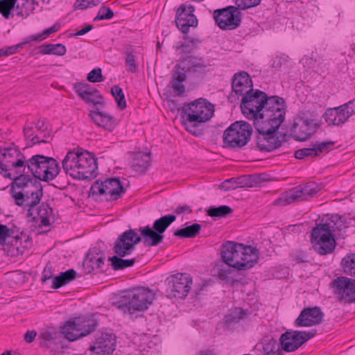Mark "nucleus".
Here are the masks:
<instances>
[{
    "mask_svg": "<svg viewBox=\"0 0 355 355\" xmlns=\"http://www.w3.org/2000/svg\"><path fill=\"white\" fill-rule=\"evenodd\" d=\"M176 216L168 214L155 220L152 227L147 225L140 227L141 235L136 230L130 229L119 236L113 246L114 252L119 257H124L130 254L135 245L143 241L146 246H157L163 241L164 232L175 220Z\"/></svg>",
    "mask_w": 355,
    "mask_h": 355,
    "instance_id": "nucleus-1",
    "label": "nucleus"
},
{
    "mask_svg": "<svg viewBox=\"0 0 355 355\" xmlns=\"http://www.w3.org/2000/svg\"><path fill=\"white\" fill-rule=\"evenodd\" d=\"M286 103L278 96H268L264 92L250 89L241 100L243 114L254 122L262 121L286 114Z\"/></svg>",
    "mask_w": 355,
    "mask_h": 355,
    "instance_id": "nucleus-2",
    "label": "nucleus"
},
{
    "mask_svg": "<svg viewBox=\"0 0 355 355\" xmlns=\"http://www.w3.org/2000/svg\"><path fill=\"white\" fill-rule=\"evenodd\" d=\"M10 189L15 204L27 210V216L33 215L34 208L43 197V187L38 180L25 173L13 176Z\"/></svg>",
    "mask_w": 355,
    "mask_h": 355,
    "instance_id": "nucleus-3",
    "label": "nucleus"
},
{
    "mask_svg": "<svg viewBox=\"0 0 355 355\" xmlns=\"http://www.w3.org/2000/svg\"><path fill=\"white\" fill-rule=\"evenodd\" d=\"M259 250L251 245L226 241L221 245V258L227 266L238 270L252 268L259 259Z\"/></svg>",
    "mask_w": 355,
    "mask_h": 355,
    "instance_id": "nucleus-4",
    "label": "nucleus"
},
{
    "mask_svg": "<svg viewBox=\"0 0 355 355\" xmlns=\"http://www.w3.org/2000/svg\"><path fill=\"white\" fill-rule=\"evenodd\" d=\"M62 168L74 179L92 180L96 176V159L87 150L78 149L67 153L62 160Z\"/></svg>",
    "mask_w": 355,
    "mask_h": 355,
    "instance_id": "nucleus-5",
    "label": "nucleus"
},
{
    "mask_svg": "<svg viewBox=\"0 0 355 355\" xmlns=\"http://www.w3.org/2000/svg\"><path fill=\"white\" fill-rule=\"evenodd\" d=\"M284 119L285 115L280 114L277 117L253 123L257 132L256 141L259 150L270 152L279 148L283 142L286 141V135H282L280 137L274 135Z\"/></svg>",
    "mask_w": 355,
    "mask_h": 355,
    "instance_id": "nucleus-6",
    "label": "nucleus"
},
{
    "mask_svg": "<svg viewBox=\"0 0 355 355\" xmlns=\"http://www.w3.org/2000/svg\"><path fill=\"white\" fill-rule=\"evenodd\" d=\"M183 118L189 132L194 135L198 133L195 130L197 125L211 119L214 115V105L207 99L200 98L182 107Z\"/></svg>",
    "mask_w": 355,
    "mask_h": 355,
    "instance_id": "nucleus-7",
    "label": "nucleus"
},
{
    "mask_svg": "<svg viewBox=\"0 0 355 355\" xmlns=\"http://www.w3.org/2000/svg\"><path fill=\"white\" fill-rule=\"evenodd\" d=\"M155 300V293L148 288L138 287L123 295V300L114 306L124 313L132 315L135 311H144L148 309Z\"/></svg>",
    "mask_w": 355,
    "mask_h": 355,
    "instance_id": "nucleus-8",
    "label": "nucleus"
},
{
    "mask_svg": "<svg viewBox=\"0 0 355 355\" xmlns=\"http://www.w3.org/2000/svg\"><path fill=\"white\" fill-rule=\"evenodd\" d=\"M25 166L24 173H30L31 176L44 182L53 180L60 171L59 164L54 158L42 155H35L28 159L26 158Z\"/></svg>",
    "mask_w": 355,
    "mask_h": 355,
    "instance_id": "nucleus-9",
    "label": "nucleus"
},
{
    "mask_svg": "<svg viewBox=\"0 0 355 355\" xmlns=\"http://www.w3.org/2000/svg\"><path fill=\"white\" fill-rule=\"evenodd\" d=\"M334 226L331 223L316 224L313 228L310 239L313 250L320 255L332 253L336 246L334 239Z\"/></svg>",
    "mask_w": 355,
    "mask_h": 355,
    "instance_id": "nucleus-10",
    "label": "nucleus"
},
{
    "mask_svg": "<svg viewBox=\"0 0 355 355\" xmlns=\"http://www.w3.org/2000/svg\"><path fill=\"white\" fill-rule=\"evenodd\" d=\"M98 325V322L94 318L77 317L67 321L60 331L66 339L75 341L94 331Z\"/></svg>",
    "mask_w": 355,
    "mask_h": 355,
    "instance_id": "nucleus-11",
    "label": "nucleus"
},
{
    "mask_svg": "<svg viewBox=\"0 0 355 355\" xmlns=\"http://www.w3.org/2000/svg\"><path fill=\"white\" fill-rule=\"evenodd\" d=\"M252 128L245 121H236L232 123L223 135L225 146L232 148H241L245 146L250 139Z\"/></svg>",
    "mask_w": 355,
    "mask_h": 355,
    "instance_id": "nucleus-12",
    "label": "nucleus"
},
{
    "mask_svg": "<svg viewBox=\"0 0 355 355\" xmlns=\"http://www.w3.org/2000/svg\"><path fill=\"white\" fill-rule=\"evenodd\" d=\"M0 158V173L5 178L12 179L13 177L8 171L14 170L16 175L24 173L25 170L26 157L18 148L9 147L1 151Z\"/></svg>",
    "mask_w": 355,
    "mask_h": 355,
    "instance_id": "nucleus-13",
    "label": "nucleus"
},
{
    "mask_svg": "<svg viewBox=\"0 0 355 355\" xmlns=\"http://www.w3.org/2000/svg\"><path fill=\"white\" fill-rule=\"evenodd\" d=\"M92 196L102 197L106 201L119 199L125 192L121 182L117 178H107L105 180H96L89 191Z\"/></svg>",
    "mask_w": 355,
    "mask_h": 355,
    "instance_id": "nucleus-14",
    "label": "nucleus"
},
{
    "mask_svg": "<svg viewBox=\"0 0 355 355\" xmlns=\"http://www.w3.org/2000/svg\"><path fill=\"white\" fill-rule=\"evenodd\" d=\"M165 283L168 296L184 299L192 288L193 279L188 273H177L167 277Z\"/></svg>",
    "mask_w": 355,
    "mask_h": 355,
    "instance_id": "nucleus-15",
    "label": "nucleus"
},
{
    "mask_svg": "<svg viewBox=\"0 0 355 355\" xmlns=\"http://www.w3.org/2000/svg\"><path fill=\"white\" fill-rule=\"evenodd\" d=\"M316 334V329H311L308 331L288 330L282 334L280 343L285 352H294L309 339L313 338Z\"/></svg>",
    "mask_w": 355,
    "mask_h": 355,
    "instance_id": "nucleus-16",
    "label": "nucleus"
},
{
    "mask_svg": "<svg viewBox=\"0 0 355 355\" xmlns=\"http://www.w3.org/2000/svg\"><path fill=\"white\" fill-rule=\"evenodd\" d=\"M213 17L216 24L223 30H234L241 22V12L234 6L215 10Z\"/></svg>",
    "mask_w": 355,
    "mask_h": 355,
    "instance_id": "nucleus-17",
    "label": "nucleus"
},
{
    "mask_svg": "<svg viewBox=\"0 0 355 355\" xmlns=\"http://www.w3.org/2000/svg\"><path fill=\"white\" fill-rule=\"evenodd\" d=\"M334 293L340 302H355V279L347 277H338L332 282Z\"/></svg>",
    "mask_w": 355,
    "mask_h": 355,
    "instance_id": "nucleus-18",
    "label": "nucleus"
},
{
    "mask_svg": "<svg viewBox=\"0 0 355 355\" xmlns=\"http://www.w3.org/2000/svg\"><path fill=\"white\" fill-rule=\"evenodd\" d=\"M193 6L182 4L176 10L175 24L177 28L184 34L189 32V28H196L198 25L197 17L193 14Z\"/></svg>",
    "mask_w": 355,
    "mask_h": 355,
    "instance_id": "nucleus-19",
    "label": "nucleus"
},
{
    "mask_svg": "<svg viewBox=\"0 0 355 355\" xmlns=\"http://www.w3.org/2000/svg\"><path fill=\"white\" fill-rule=\"evenodd\" d=\"M324 313L318 306L304 309L295 319L294 325L297 327H312L322 322Z\"/></svg>",
    "mask_w": 355,
    "mask_h": 355,
    "instance_id": "nucleus-20",
    "label": "nucleus"
},
{
    "mask_svg": "<svg viewBox=\"0 0 355 355\" xmlns=\"http://www.w3.org/2000/svg\"><path fill=\"white\" fill-rule=\"evenodd\" d=\"M318 128V125L313 122V120L300 118L294 121L290 131L294 134L296 140L306 141L316 132Z\"/></svg>",
    "mask_w": 355,
    "mask_h": 355,
    "instance_id": "nucleus-21",
    "label": "nucleus"
},
{
    "mask_svg": "<svg viewBox=\"0 0 355 355\" xmlns=\"http://www.w3.org/2000/svg\"><path fill=\"white\" fill-rule=\"evenodd\" d=\"M116 346V336L112 333H102L90 347L91 355H108Z\"/></svg>",
    "mask_w": 355,
    "mask_h": 355,
    "instance_id": "nucleus-22",
    "label": "nucleus"
},
{
    "mask_svg": "<svg viewBox=\"0 0 355 355\" xmlns=\"http://www.w3.org/2000/svg\"><path fill=\"white\" fill-rule=\"evenodd\" d=\"M353 102L354 101H350L338 107L327 110L323 117L328 125H339L344 123L354 112L352 109H349V105Z\"/></svg>",
    "mask_w": 355,
    "mask_h": 355,
    "instance_id": "nucleus-23",
    "label": "nucleus"
},
{
    "mask_svg": "<svg viewBox=\"0 0 355 355\" xmlns=\"http://www.w3.org/2000/svg\"><path fill=\"white\" fill-rule=\"evenodd\" d=\"M232 93L228 98L232 101L233 93L243 96L250 89H253L252 81L249 74L245 71H241L234 75L232 81Z\"/></svg>",
    "mask_w": 355,
    "mask_h": 355,
    "instance_id": "nucleus-24",
    "label": "nucleus"
},
{
    "mask_svg": "<svg viewBox=\"0 0 355 355\" xmlns=\"http://www.w3.org/2000/svg\"><path fill=\"white\" fill-rule=\"evenodd\" d=\"M187 73H188V64L186 58H184L180 64L175 66L172 71L171 84L173 91L177 92V96H181L185 92V86L182 83L187 78Z\"/></svg>",
    "mask_w": 355,
    "mask_h": 355,
    "instance_id": "nucleus-25",
    "label": "nucleus"
},
{
    "mask_svg": "<svg viewBox=\"0 0 355 355\" xmlns=\"http://www.w3.org/2000/svg\"><path fill=\"white\" fill-rule=\"evenodd\" d=\"M89 116L95 124L110 132L119 124L118 119L107 112L101 111L98 107L90 110Z\"/></svg>",
    "mask_w": 355,
    "mask_h": 355,
    "instance_id": "nucleus-26",
    "label": "nucleus"
},
{
    "mask_svg": "<svg viewBox=\"0 0 355 355\" xmlns=\"http://www.w3.org/2000/svg\"><path fill=\"white\" fill-rule=\"evenodd\" d=\"M105 255L102 252H97L96 248L90 250L84 261L83 268L87 274L92 273L95 270L103 272V266L104 265Z\"/></svg>",
    "mask_w": 355,
    "mask_h": 355,
    "instance_id": "nucleus-27",
    "label": "nucleus"
},
{
    "mask_svg": "<svg viewBox=\"0 0 355 355\" xmlns=\"http://www.w3.org/2000/svg\"><path fill=\"white\" fill-rule=\"evenodd\" d=\"M17 0H0V13L6 19L12 17L14 12L16 15L22 17H27L30 12L26 9L20 8L19 4L16 5Z\"/></svg>",
    "mask_w": 355,
    "mask_h": 355,
    "instance_id": "nucleus-28",
    "label": "nucleus"
},
{
    "mask_svg": "<svg viewBox=\"0 0 355 355\" xmlns=\"http://www.w3.org/2000/svg\"><path fill=\"white\" fill-rule=\"evenodd\" d=\"M37 207L34 208L33 215L31 216L33 220L37 222L40 220L41 225L44 227L50 226V218L53 214V209L46 202L39 203Z\"/></svg>",
    "mask_w": 355,
    "mask_h": 355,
    "instance_id": "nucleus-29",
    "label": "nucleus"
},
{
    "mask_svg": "<svg viewBox=\"0 0 355 355\" xmlns=\"http://www.w3.org/2000/svg\"><path fill=\"white\" fill-rule=\"evenodd\" d=\"M304 200V198H303L301 187L299 185L282 194V196L276 200V204L285 206Z\"/></svg>",
    "mask_w": 355,
    "mask_h": 355,
    "instance_id": "nucleus-30",
    "label": "nucleus"
},
{
    "mask_svg": "<svg viewBox=\"0 0 355 355\" xmlns=\"http://www.w3.org/2000/svg\"><path fill=\"white\" fill-rule=\"evenodd\" d=\"M188 64V74L196 77H202L207 71V67L201 59L193 56H187Z\"/></svg>",
    "mask_w": 355,
    "mask_h": 355,
    "instance_id": "nucleus-31",
    "label": "nucleus"
},
{
    "mask_svg": "<svg viewBox=\"0 0 355 355\" xmlns=\"http://www.w3.org/2000/svg\"><path fill=\"white\" fill-rule=\"evenodd\" d=\"M150 162V153L139 152L134 155L131 166L135 171L143 173L149 168Z\"/></svg>",
    "mask_w": 355,
    "mask_h": 355,
    "instance_id": "nucleus-32",
    "label": "nucleus"
},
{
    "mask_svg": "<svg viewBox=\"0 0 355 355\" xmlns=\"http://www.w3.org/2000/svg\"><path fill=\"white\" fill-rule=\"evenodd\" d=\"M257 354H282L277 341L271 337H266L260 344L255 346Z\"/></svg>",
    "mask_w": 355,
    "mask_h": 355,
    "instance_id": "nucleus-33",
    "label": "nucleus"
},
{
    "mask_svg": "<svg viewBox=\"0 0 355 355\" xmlns=\"http://www.w3.org/2000/svg\"><path fill=\"white\" fill-rule=\"evenodd\" d=\"M76 275L77 273L73 269H69L65 272H60L53 277L51 287L55 289L59 288L75 279Z\"/></svg>",
    "mask_w": 355,
    "mask_h": 355,
    "instance_id": "nucleus-34",
    "label": "nucleus"
},
{
    "mask_svg": "<svg viewBox=\"0 0 355 355\" xmlns=\"http://www.w3.org/2000/svg\"><path fill=\"white\" fill-rule=\"evenodd\" d=\"M56 336L55 332L44 331L40 334L38 339L42 347L50 349L51 351H56L58 349Z\"/></svg>",
    "mask_w": 355,
    "mask_h": 355,
    "instance_id": "nucleus-35",
    "label": "nucleus"
},
{
    "mask_svg": "<svg viewBox=\"0 0 355 355\" xmlns=\"http://www.w3.org/2000/svg\"><path fill=\"white\" fill-rule=\"evenodd\" d=\"M40 53L46 55V54H54L57 55H64L67 49L64 45L62 44H42L39 46Z\"/></svg>",
    "mask_w": 355,
    "mask_h": 355,
    "instance_id": "nucleus-36",
    "label": "nucleus"
},
{
    "mask_svg": "<svg viewBox=\"0 0 355 355\" xmlns=\"http://www.w3.org/2000/svg\"><path fill=\"white\" fill-rule=\"evenodd\" d=\"M201 225L194 223L184 228L179 229L174 232V235L180 238H192L200 233Z\"/></svg>",
    "mask_w": 355,
    "mask_h": 355,
    "instance_id": "nucleus-37",
    "label": "nucleus"
},
{
    "mask_svg": "<svg viewBox=\"0 0 355 355\" xmlns=\"http://www.w3.org/2000/svg\"><path fill=\"white\" fill-rule=\"evenodd\" d=\"M108 261H111V266L114 270H123L128 267H131L135 263V259H123L117 254L109 257Z\"/></svg>",
    "mask_w": 355,
    "mask_h": 355,
    "instance_id": "nucleus-38",
    "label": "nucleus"
},
{
    "mask_svg": "<svg viewBox=\"0 0 355 355\" xmlns=\"http://www.w3.org/2000/svg\"><path fill=\"white\" fill-rule=\"evenodd\" d=\"M233 212V209L227 205L219 207H210L207 211V215L215 218H225Z\"/></svg>",
    "mask_w": 355,
    "mask_h": 355,
    "instance_id": "nucleus-39",
    "label": "nucleus"
},
{
    "mask_svg": "<svg viewBox=\"0 0 355 355\" xmlns=\"http://www.w3.org/2000/svg\"><path fill=\"white\" fill-rule=\"evenodd\" d=\"M341 266L345 274L355 277V254L346 255L342 259Z\"/></svg>",
    "mask_w": 355,
    "mask_h": 355,
    "instance_id": "nucleus-40",
    "label": "nucleus"
},
{
    "mask_svg": "<svg viewBox=\"0 0 355 355\" xmlns=\"http://www.w3.org/2000/svg\"><path fill=\"white\" fill-rule=\"evenodd\" d=\"M91 94V95H82L79 96L87 104H92L94 110H96V107H98V105L103 106L105 105L103 97L98 90L92 92Z\"/></svg>",
    "mask_w": 355,
    "mask_h": 355,
    "instance_id": "nucleus-41",
    "label": "nucleus"
},
{
    "mask_svg": "<svg viewBox=\"0 0 355 355\" xmlns=\"http://www.w3.org/2000/svg\"><path fill=\"white\" fill-rule=\"evenodd\" d=\"M111 94L114 98L118 107L121 110H123L126 108V101L123 89L117 85H115L111 88Z\"/></svg>",
    "mask_w": 355,
    "mask_h": 355,
    "instance_id": "nucleus-42",
    "label": "nucleus"
},
{
    "mask_svg": "<svg viewBox=\"0 0 355 355\" xmlns=\"http://www.w3.org/2000/svg\"><path fill=\"white\" fill-rule=\"evenodd\" d=\"M248 311L241 308H234L230 314L226 315V322L227 323H237L240 320L245 319L248 316Z\"/></svg>",
    "mask_w": 355,
    "mask_h": 355,
    "instance_id": "nucleus-43",
    "label": "nucleus"
},
{
    "mask_svg": "<svg viewBox=\"0 0 355 355\" xmlns=\"http://www.w3.org/2000/svg\"><path fill=\"white\" fill-rule=\"evenodd\" d=\"M185 40L187 41L182 43L180 46L177 47V51H180L181 54L191 53L196 44L200 43V40L196 38L187 37Z\"/></svg>",
    "mask_w": 355,
    "mask_h": 355,
    "instance_id": "nucleus-44",
    "label": "nucleus"
},
{
    "mask_svg": "<svg viewBox=\"0 0 355 355\" xmlns=\"http://www.w3.org/2000/svg\"><path fill=\"white\" fill-rule=\"evenodd\" d=\"M300 187L304 200L313 198L318 192V186L314 182H309L305 185H300Z\"/></svg>",
    "mask_w": 355,
    "mask_h": 355,
    "instance_id": "nucleus-45",
    "label": "nucleus"
},
{
    "mask_svg": "<svg viewBox=\"0 0 355 355\" xmlns=\"http://www.w3.org/2000/svg\"><path fill=\"white\" fill-rule=\"evenodd\" d=\"M33 128L32 126H25L24 128V137L26 140H30L31 142V146H33L37 144L41 143H46L47 141L42 139H40L37 135L33 136Z\"/></svg>",
    "mask_w": 355,
    "mask_h": 355,
    "instance_id": "nucleus-46",
    "label": "nucleus"
},
{
    "mask_svg": "<svg viewBox=\"0 0 355 355\" xmlns=\"http://www.w3.org/2000/svg\"><path fill=\"white\" fill-rule=\"evenodd\" d=\"M140 347L141 350L144 352H146L145 355H152L153 351H151V349L153 347L156 348L159 346L155 340H150L149 338H147L146 336H144L141 338V344Z\"/></svg>",
    "mask_w": 355,
    "mask_h": 355,
    "instance_id": "nucleus-47",
    "label": "nucleus"
},
{
    "mask_svg": "<svg viewBox=\"0 0 355 355\" xmlns=\"http://www.w3.org/2000/svg\"><path fill=\"white\" fill-rule=\"evenodd\" d=\"M253 175H243L238 178L234 182L239 187H257Z\"/></svg>",
    "mask_w": 355,
    "mask_h": 355,
    "instance_id": "nucleus-48",
    "label": "nucleus"
},
{
    "mask_svg": "<svg viewBox=\"0 0 355 355\" xmlns=\"http://www.w3.org/2000/svg\"><path fill=\"white\" fill-rule=\"evenodd\" d=\"M261 0H235L239 10H247L259 6Z\"/></svg>",
    "mask_w": 355,
    "mask_h": 355,
    "instance_id": "nucleus-49",
    "label": "nucleus"
},
{
    "mask_svg": "<svg viewBox=\"0 0 355 355\" xmlns=\"http://www.w3.org/2000/svg\"><path fill=\"white\" fill-rule=\"evenodd\" d=\"M114 17L113 11L107 6H103L100 8L98 15L94 18V21L110 19Z\"/></svg>",
    "mask_w": 355,
    "mask_h": 355,
    "instance_id": "nucleus-50",
    "label": "nucleus"
},
{
    "mask_svg": "<svg viewBox=\"0 0 355 355\" xmlns=\"http://www.w3.org/2000/svg\"><path fill=\"white\" fill-rule=\"evenodd\" d=\"M74 89L78 96L91 95V92L97 90L87 83H77L74 85Z\"/></svg>",
    "mask_w": 355,
    "mask_h": 355,
    "instance_id": "nucleus-51",
    "label": "nucleus"
},
{
    "mask_svg": "<svg viewBox=\"0 0 355 355\" xmlns=\"http://www.w3.org/2000/svg\"><path fill=\"white\" fill-rule=\"evenodd\" d=\"M28 43V41H25V42H21L19 44H17L16 45L6 47L5 49H0V57L12 55V54L17 53L19 49L24 48V46L26 44H27Z\"/></svg>",
    "mask_w": 355,
    "mask_h": 355,
    "instance_id": "nucleus-52",
    "label": "nucleus"
},
{
    "mask_svg": "<svg viewBox=\"0 0 355 355\" xmlns=\"http://www.w3.org/2000/svg\"><path fill=\"white\" fill-rule=\"evenodd\" d=\"M295 157L298 159H302L305 157H315L316 153L315 149H314V147L312 148H305L299 149L295 151Z\"/></svg>",
    "mask_w": 355,
    "mask_h": 355,
    "instance_id": "nucleus-53",
    "label": "nucleus"
},
{
    "mask_svg": "<svg viewBox=\"0 0 355 355\" xmlns=\"http://www.w3.org/2000/svg\"><path fill=\"white\" fill-rule=\"evenodd\" d=\"M13 232L12 229L0 224V245H3L8 238L13 237Z\"/></svg>",
    "mask_w": 355,
    "mask_h": 355,
    "instance_id": "nucleus-54",
    "label": "nucleus"
},
{
    "mask_svg": "<svg viewBox=\"0 0 355 355\" xmlns=\"http://www.w3.org/2000/svg\"><path fill=\"white\" fill-rule=\"evenodd\" d=\"M87 80L90 83H100L104 80L101 68L92 69L87 75Z\"/></svg>",
    "mask_w": 355,
    "mask_h": 355,
    "instance_id": "nucleus-55",
    "label": "nucleus"
},
{
    "mask_svg": "<svg viewBox=\"0 0 355 355\" xmlns=\"http://www.w3.org/2000/svg\"><path fill=\"white\" fill-rule=\"evenodd\" d=\"M102 1L103 0H77L75 3V7L83 10L91 6H95Z\"/></svg>",
    "mask_w": 355,
    "mask_h": 355,
    "instance_id": "nucleus-56",
    "label": "nucleus"
},
{
    "mask_svg": "<svg viewBox=\"0 0 355 355\" xmlns=\"http://www.w3.org/2000/svg\"><path fill=\"white\" fill-rule=\"evenodd\" d=\"M125 63L128 65L129 70L132 73H135L138 70V64L136 63L135 56L132 53H126Z\"/></svg>",
    "mask_w": 355,
    "mask_h": 355,
    "instance_id": "nucleus-57",
    "label": "nucleus"
},
{
    "mask_svg": "<svg viewBox=\"0 0 355 355\" xmlns=\"http://www.w3.org/2000/svg\"><path fill=\"white\" fill-rule=\"evenodd\" d=\"M334 144L335 143L334 141H324L315 143L313 146L314 149H315L316 155H318V153H322L323 151L328 150L333 146Z\"/></svg>",
    "mask_w": 355,
    "mask_h": 355,
    "instance_id": "nucleus-58",
    "label": "nucleus"
},
{
    "mask_svg": "<svg viewBox=\"0 0 355 355\" xmlns=\"http://www.w3.org/2000/svg\"><path fill=\"white\" fill-rule=\"evenodd\" d=\"M329 223H331L332 226H334L335 230L336 229L341 230V227L344 225L343 217L338 214L332 215Z\"/></svg>",
    "mask_w": 355,
    "mask_h": 355,
    "instance_id": "nucleus-59",
    "label": "nucleus"
},
{
    "mask_svg": "<svg viewBox=\"0 0 355 355\" xmlns=\"http://www.w3.org/2000/svg\"><path fill=\"white\" fill-rule=\"evenodd\" d=\"M288 60V57L285 55L276 56L272 60V67L275 69H279Z\"/></svg>",
    "mask_w": 355,
    "mask_h": 355,
    "instance_id": "nucleus-60",
    "label": "nucleus"
},
{
    "mask_svg": "<svg viewBox=\"0 0 355 355\" xmlns=\"http://www.w3.org/2000/svg\"><path fill=\"white\" fill-rule=\"evenodd\" d=\"M235 180H236L234 178L226 180L219 186V188L223 191L236 189L238 187V186L235 185L237 184L236 183L234 182Z\"/></svg>",
    "mask_w": 355,
    "mask_h": 355,
    "instance_id": "nucleus-61",
    "label": "nucleus"
},
{
    "mask_svg": "<svg viewBox=\"0 0 355 355\" xmlns=\"http://www.w3.org/2000/svg\"><path fill=\"white\" fill-rule=\"evenodd\" d=\"M53 274L52 271V266L50 263L46 264L42 272V281L46 282L47 280L53 279Z\"/></svg>",
    "mask_w": 355,
    "mask_h": 355,
    "instance_id": "nucleus-62",
    "label": "nucleus"
},
{
    "mask_svg": "<svg viewBox=\"0 0 355 355\" xmlns=\"http://www.w3.org/2000/svg\"><path fill=\"white\" fill-rule=\"evenodd\" d=\"M257 187H260L262 183L268 181V175L266 173L253 174Z\"/></svg>",
    "mask_w": 355,
    "mask_h": 355,
    "instance_id": "nucleus-63",
    "label": "nucleus"
},
{
    "mask_svg": "<svg viewBox=\"0 0 355 355\" xmlns=\"http://www.w3.org/2000/svg\"><path fill=\"white\" fill-rule=\"evenodd\" d=\"M174 212L177 214H190L192 212L191 209L190 207L187 205H180L177 207V208L175 209Z\"/></svg>",
    "mask_w": 355,
    "mask_h": 355,
    "instance_id": "nucleus-64",
    "label": "nucleus"
}]
</instances>
